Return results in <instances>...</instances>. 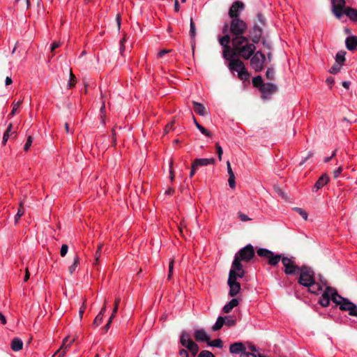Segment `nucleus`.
Masks as SVG:
<instances>
[{
  "instance_id": "obj_1",
  "label": "nucleus",
  "mask_w": 357,
  "mask_h": 357,
  "mask_svg": "<svg viewBox=\"0 0 357 357\" xmlns=\"http://www.w3.org/2000/svg\"><path fill=\"white\" fill-rule=\"evenodd\" d=\"M257 253L259 257L266 258L271 266L277 265L282 260L284 266V273L287 275L298 274L301 270V268L294 264L292 258L282 257L281 255H275L272 251L265 248L258 249Z\"/></svg>"
},
{
  "instance_id": "obj_2",
  "label": "nucleus",
  "mask_w": 357,
  "mask_h": 357,
  "mask_svg": "<svg viewBox=\"0 0 357 357\" xmlns=\"http://www.w3.org/2000/svg\"><path fill=\"white\" fill-rule=\"evenodd\" d=\"M231 45L234 56L248 60L256 50L255 43L246 36L232 37Z\"/></svg>"
},
{
  "instance_id": "obj_3",
  "label": "nucleus",
  "mask_w": 357,
  "mask_h": 357,
  "mask_svg": "<svg viewBox=\"0 0 357 357\" xmlns=\"http://www.w3.org/2000/svg\"><path fill=\"white\" fill-rule=\"evenodd\" d=\"M298 283L308 288V291L314 294H319L326 285V281L320 279L321 283L316 282L314 277V271L308 267L303 266L298 272Z\"/></svg>"
},
{
  "instance_id": "obj_4",
  "label": "nucleus",
  "mask_w": 357,
  "mask_h": 357,
  "mask_svg": "<svg viewBox=\"0 0 357 357\" xmlns=\"http://www.w3.org/2000/svg\"><path fill=\"white\" fill-rule=\"evenodd\" d=\"M244 275L245 271L243 268L241 263L239 261L238 257L236 256L232 262L227 280V284L229 287V295L231 297H234L239 293L241 284L237 282V280L242 278Z\"/></svg>"
},
{
  "instance_id": "obj_5",
  "label": "nucleus",
  "mask_w": 357,
  "mask_h": 357,
  "mask_svg": "<svg viewBox=\"0 0 357 357\" xmlns=\"http://www.w3.org/2000/svg\"><path fill=\"white\" fill-rule=\"evenodd\" d=\"M227 61V67L231 73H237L238 77L243 81H246L249 79L250 75L247 71L243 62L236 58L234 54L228 56L227 59H224Z\"/></svg>"
},
{
  "instance_id": "obj_6",
  "label": "nucleus",
  "mask_w": 357,
  "mask_h": 357,
  "mask_svg": "<svg viewBox=\"0 0 357 357\" xmlns=\"http://www.w3.org/2000/svg\"><path fill=\"white\" fill-rule=\"evenodd\" d=\"M324 287L325 290L320 297L319 304L323 307H327L331 300L336 304L340 305L344 298L340 296L335 289L328 287L327 284L324 286Z\"/></svg>"
},
{
  "instance_id": "obj_7",
  "label": "nucleus",
  "mask_w": 357,
  "mask_h": 357,
  "mask_svg": "<svg viewBox=\"0 0 357 357\" xmlns=\"http://www.w3.org/2000/svg\"><path fill=\"white\" fill-rule=\"evenodd\" d=\"M179 342L184 349L189 351L191 357H195L198 354L199 347L191 339L190 335L187 331L181 332Z\"/></svg>"
},
{
  "instance_id": "obj_8",
  "label": "nucleus",
  "mask_w": 357,
  "mask_h": 357,
  "mask_svg": "<svg viewBox=\"0 0 357 357\" xmlns=\"http://www.w3.org/2000/svg\"><path fill=\"white\" fill-rule=\"evenodd\" d=\"M229 30V24H225L222 28V33L225 34L223 36L218 38L220 44L222 46V57L227 59L229 56L234 54L233 52V47L229 46V43L231 41L230 36L227 33Z\"/></svg>"
},
{
  "instance_id": "obj_9",
  "label": "nucleus",
  "mask_w": 357,
  "mask_h": 357,
  "mask_svg": "<svg viewBox=\"0 0 357 357\" xmlns=\"http://www.w3.org/2000/svg\"><path fill=\"white\" fill-rule=\"evenodd\" d=\"M229 29L232 37L244 36L243 34L248 29V24L243 20L235 18L231 20Z\"/></svg>"
},
{
  "instance_id": "obj_10",
  "label": "nucleus",
  "mask_w": 357,
  "mask_h": 357,
  "mask_svg": "<svg viewBox=\"0 0 357 357\" xmlns=\"http://www.w3.org/2000/svg\"><path fill=\"white\" fill-rule=\"evenodd\" d=\"M250 59V66L256 71L260 72L264 68L265 56L261 51L255 52Z\"/></svg>"
},
{
  "instance_id": "obj_11",
  "label": "nucleus",
  "mask_w": 357,
  "mask_h": 357,
  "mask_svg": "<svg viewBox=\"0 0 357 357\" xmlns=\"http://www.w3.org/2000/svg\"><path fill=\"white\" fill-rule=\"evenodd\" d=\"M254 255H255V251H254V248H253L252 245H248L245 247L241 249L238 252V254H236L235 256L238 257L239 261L241 262V260L245 261H250L251 259H252V257H254ZM235 257H234V258Z\"/></svg>"
},
{
  "instance_id": "obj_12",
  "label": "nucleus",
  "mask_w": 357,
  "mask_h": 357,
  "mask_svg": "<svg viewBox=\"0 0 357 357\" xmlns=\"http://www.w3.org/2000/svg\"><path fill=\"white\" fill-rule=\"evenodd\" d=\"M331 4L333 13L337 19H340L344 14L345 1L331 0Z\"/></svg>"
},
{
  "instance_id": "obj_13",
  "label": "nucleus",
  "mask_w": 357,
  "mask_h": 357,
  "mask_svg": "<svg viewBox=\"0 0 357 357\" xmlns=\"http://www.w3.org/2000/svg\"><path fill=\"white\" fill-rule=\"evenodd\" d=\"M244 8L243 2L236 1L232 3L229 10V16L231 20L239 18L241 11Z\"/></svg>"
},
{
  "instance_id": "obj_14",
  "label": "nucleus",
  "mask_w": 357,
  "mask_h": 357,
  "mask_svg": "<svg viewBox=\"0 0 357 357\" xmlns=\"http://www.w3.org/2000/svg\"><path fill=\"white\" fill-rule=\"evenodd\" d=\"M277 86L273 83H264L259 89L263 99H268L277 91Z\"/></svg>"
},
{
  "instance_id": "obj_15",
  "label": "nucleus",
  "mask_w": 357,
  "mask_h": 357,
  "mask_svg": "<svg viewBox=\"0 0 357 357\" xmlns=\"http://www.w3.org/2000/svg\"><path fill=\"white\" fill-rule=\"evenodd\" d=\"M262 29L259 25H254L250 30L249 39L255 44H257L261 37Z\"/></svg>"
},
{
  "instance_id": "obj_16",
  "label": "nucleus",
  "mask_w": 357,
  "mask_h": 357,
  "mask_svg": "<svg viewBox=\"0 0 357 357\" xmlns=\"http://www.w3.org/2000/svg\"><path fill=\"white\" fill-rule=\"evenodd\" d=\"M193 335L195 341L197 342H208L210 340V336L203 328L195 330Z\"/></svg>"
},
{
  "instance_id": "obj_17",
  "label": "nucleus",
  "mask_w": 357,
  "mask_h": 357,
  "mask_svg": "<svg viewBox=\"0 0 357 357\" xmlns=\"http://www.w3.org/2000/svg\"><path fill=\"white\" fill-rule=\"evenodd\" d=\"M245 350V347L241 342H235L230 345L229 351L233 354H240V357H241V354L244 353Z\"/></svg>"
},
{
  "instance_id": "obj_18",
  "label": "nucleus",
  "mask_w": 357,
  "mask_h": 357,
  "mask_svg": "<svg viewBox=\"0 0 357 357\" xmlns=\"http://www.w3.org/2000/svg\"><path fill=\"white\" fill-rule=\"evenodd\" d=\"M345 44L349 50L353 51L356 50L357 47V36H351L347 37L345 40Z\"/></svg>"
},
{
  "instance_id": "obj_19",
  "label": "nucleus",
  "mask_w": 357,
  "mask_h": 357,
  "mask_svg": "<svg viewBox=\"0 0 357 357\" xmlns=\"http://www.w3.org/2000/svg\"><path fill=\"white\" fill-rule=\"evenodd\" d=\"M328 181H329V178H328V176L322 175L318 179V181L315 183V184H314V185L313 187L312 190L313 191H317L318 190H319L320 188L324 187L325 185H326Z\"/></svg>"
},
{
  "instance_id": "obj_20",
  "label": "nucleus",
  "mask_w": 357,
  "mask_h": 357,
  "mask_svg": "<svg viewBox=\"0 0 357 357\" xmlns=\"http://www.w3.org/2000/svg\"><path fill=\"white\" fill-rule=\"evenodd\" d=\"M192 105L194 110L197 114L202 116H206L207 114L206 107L204 106V105L196 101H192Z\"/></svg>"
},
{
  "instance_id": "obj_21",
  "label": "nucleus",
  "mask_w": 357,
  "mask_h": 357,
  "mask_svg": "<svg viewBox=\"0 0 357 357\" xmlns=\"http://www.w3.org/2000/svg\"><path fill=\"white\" fill-rule=\"evenodd\" d=\"M344 14H345L350 20L353 22H357V10L352 8H347L344 10Z\"/></svg>"
},
{
  "instance_id": "obj_22",
  "label": "nucleus",
  "mask_w": 357,
  "mask_h": 357,
  "mask_svg": "<svg viewBox=\"0 0 357 357\" xmlns=\"http://www.w3.org/2000/svg\"><path fill=\"white\" fill-rule=\"evenodd\" d=\"M238 301L237 298H232L228 303L223 307V312L225 313L230 312L232 309L238 305Z\"/></svg>"
},
{
  "instance_id": "obj_23",
  "label": "nucleus",
  "mask_w": 357,
  "mask_h": 357,
  "mask_svg": "<svg viewBox=\"0 0 357 357\" xmlns=\"http://www.w3.org/2000/svg\"><path fill=\"white\" fill-rule=\"evenodd\" d=\"M194 162L195 163V165L199 166H206L208 165H212L215 162V159L211 158H197L196 159Z\"/></svg>"
},
{
  "instance_id": "obj_24",
  "label": "nucleus",
  "mask_w": 357,
  "mask_h": 357,
  "mask_svg": "<svg viewBox=\"0 0 357 357\" xmlns=\"http://www.w3.org/2000/svg\"><path fill=\"white\" fill-rule=\"evenodd\" d=\"M12 128H13V125H12V123H10L3 136V140H2L3 145L6 144V142L8 140V139L11 136H14V137L15 136V132L12 131Z\"/></svg>"
},
{
  "instance_id": "obj_25",
  "label": "nucleus",
  "mask_w": 357,
  "mask_h": 357,
  "mask_svg": "<svg viewBox=\"0 0 357 357\" xmlns=\"http://www.w3.org/2000/svg\"><path fill=\"white\" fill-rule=\"evenodd\" d=\"M354 305V304L350 302L349 300L343 298L341 303L340 304V308L344 311H349V312L350 313Z\"/></svg>"
},
{
  "instance_id": "obj_26",
  "label": "nucleus",
  "mask_w": 357,
  "mask_h": 357,
  "mask_svg": "<svg viewBox=\"0 0 357 357\" xmlns=\"http://www.w3.org/2000/svg\"><path fill=\"white\" fill-rule=\"evenodd\" d=\"M23 342L20 338H14L11 342V349L14 351H18L22 349Z\"/></svg>"
},
{
  "instance_id": "obj_27",
  "label": "nucleus",
  "mask_w": 357,
  "mask_h": 357,
  "mask_svg": "<svg viewBox=\"0 0 357 357\" xmlns=\"http://www.w3.org/2000/svg\"><path fill=\"white\" fill-rule=\"evenodd\" d=\"M68 341V337H66L63 340V343H62V345L60 347V349L61 350H63V351L61 353L60 356H64L65 353H66V351L70 347V344L73 342L74 341V339H72L70 340V342L68 343H67Z\"/></svg>"
},
{
  "instance_id": "obj_28",
  "label": "nucleus",
  "mask_w": 357,
  "mask_h": 357,
  "mask_svg": "<svg viewBox=\"0 0 357 357\" xmlns=\"http://www.w3.org/2000/svg\"><path fill=\"white\" fill-rule=\"evenodd\" d=\"M225 318H223V317H218L215 324L212 326V328H211L212 331H217L220 330L225 324Z\"/></svg>"
},
{
  "instance_id": "obj_29",
  "label": "nucleus",
  "mask_w": 357,
  "mask_h": 357,
  "mask_svg": "<svg viewBox=\"0 0 357 357\" xmlns=\"http://www.w3.org/2000/svg\"><path fill=\"white\" fill-rule=\"evenodd\" d=\"M79 264V257L78 255H75L73 259V263L68 267V271L70 274H73L76 271Z\"/></svg>"
},
{
  "instance_id": "obj_30",
  "label": "nucleus",
  "mask_w": 357,
  "mask_h": 357,
  "mask_svg": "<svg viewBox=\"0 0 357 357\" xmlns=\"http://www.w3.org/2000/svg\"><path fill=\"white\" fill-rule=\"evenodd\" d=\"M193 121H194V123L196 126V127L197 128V129L204 135L206 136H208V137H211V132L207 130L205 128H204L202 126H201L199 123H198L195 119V117H193Z\"/></svg>"
},
{
  "instance_id": "obj_31",
  "label": "nucleus",
  "mask_w": 357,
  "mask_h": 357,
  "mask_svg": "<svg viewBox=\"0 0 357 357\" xmlns=\"http://www.w3.org/2000/svg\"><path fill=\"white\" fill-rule=\"evenodd\" d=\"M345 52L340 51L336 54L335 60L337 64L342 65L345 60Z\"/></svg>"
},
{
  "instance_id": "obj_32",
  "label": "nucleus",
  "mask_w": 357,
  "mask_h": 357,
  "mask_svg": "<svg viewBox=\"0 0 357 357\" xmlns=\"http://www.w3.org/2000/svg\"><path fill=\"white\" fill-rule=\"evenodd\" d=\"M24 208L23 206V202H21L20 204V206L17 211V214L15 216V223L17 224L19 219L24 215Z\"/></svg>"
},
{
  "instance_id": "obj_33",
  "label": "nucleus",
  "mask_w": 357,
  "mask_h": 357,
  "mask_svg": "<svg viewBox=\"0 0 357 357\" xmlns=\"http://www.w3.org/2000/svg\"><path fill=\"white\" fill-rule=\"evenodd\" d=\"M207 344L208 346L215 347L220 348V349L222 348V347H223L222 341L220 339H215L212 341L209 340L207 342Z\"/></svg>"
},
{
  "instance_id": "obj_34",
  "label": "nucleus",
  "mask_w": 357,
  "mask_h": 357,
  "mask_svg": "<svg viewBox=\"0 0 357 357\" xmlns=\"http://www.w3.org/2000/svg\"><path fill=\"white\" fill-rule=\"evenodd\" d=\"M252 84L255 86L259 88V89H260L261 86L264 84L261 76H257L254 77L252 79Z\"/></svg>"
},
{
  "instance_id": "obj_35",
  "label": "nucleus",
  "mask_w": 357,
  "mask_h": 357,
  "mask_svg": "<svg viewBox=\"0 0 357 357\" xmlns=\"http://www.w3.org/2000/svg\"><path fill=\"white\" fill-rule=\"evenodd\" d=\"M223 318H225V324L227 325V326L231 327L234 326L236 324V319H234L233 317L230 316H225L223 317Z\"/></svg>"
},
{
  "instance_id": "obj_36",
  "label": "nucleus",
  "mask_w": 357,
  "mask_h": 357,
  "mask_svg": "<svg viewBox=\"0 0 357 357\" xmlns=\"http://www.w3.org/2000/svg\"><path fill=\"white\" fill-rule=\"evenodd\" d=\"M21 103H22V100L13 101V109H12L11 112L9 114V116L10 117H12V116H13L15 115V112H17V110L19 108V107L21 105Z\"/></svg>"
},
{
  "instance_id": "obj_37",
  "label": "nucleus",
  "mask_w": 357,
  "mask_h": 357,
  "mask_svg": "<svg viewBox=\"0 0 357 357\" xmlns=\"http://www.w3.org/2000/svg\"><path fill=\"white\" fill-rule=\"evenodd\" d=\"M190 36L191 38H195L196 36V28L195 24L192 20V19H190Z\"/></svg>"
},
{
  "instance_id": "obj_38",
  "label": "nucleus",
  "mask_w": 357,
  "mask_h": 357,
  "mask_svg": "<svg viewBox=\"0 0 357 357\" xmlns=\"http://www.w3.org/2000/svg\"><path fill=\"white\" fill-rule=\"evenodd\" d=\"M266 77L268 79L273 80L275 78V70L272 68L267 69L266 73Z\"/></svg>"
},
{
  "instance_id": "obj_39",
  "label": "nucleus",
  "mask_w": 357,
  "mask_h": 357,
  "mask_svg": "<svg viewBox=\"0 0 357 357\" xmlns=\"http://www.w3.org/2000/svg\"><path fill=\"white\" fill-rule=\"evenodd\" d=\"M76 78L75 76L73 74L72 71H70V79L68 82V86L69 88H72L75 85Z\"/></svg>"
},
{
  "instance_id": "obj_40",
  "label": "nucleus",
  "mask_w": 357,
  "mask_h": 357,
  "mask_svg": "<svg viewBox=\"0 0 357 357\" xmlns=\"http://www.w3.org/2000/svg\"><path fill=\"white\" fill-rule=\"evenodd\" d=\"M197 357H215L213 354L209 351L207 350H203L199 354Z\"/></svg>"
},
{
  "instance_id": "obj_41",
  "label": "nucleus",
  "mask_w": 357,
  "mask_h": 357,
  "mask_svg": "<svg viewBox=\"0 0 357 357\" xmlns=\"http://www.w3.org/2000/svg\"><path fill=\"white\" fill-rule=\"evenodd\" d=\"M294 210L296 211L305 220L307 219V213L301 208H294Z\"/></svg>"
},
{
  "instance_id": "obj_42",
  "label": "nucleus",
  "mask_w": 357,
  "mask_h": 357,
  "mask_svg": "<svg viewBox=\"0 0 357 357\" xmlns=\"http://www.w3.org/2000/svg\"><path fill=\"white\" fill-rule=\"evenodd\" d=\"M32 142H33L32 137L31 136H29L27 137V139H26V143L24 144V150L25 151H27L29 149L30 146L32 144Z\"/></svg>"
},
{
  "instance_id": "obj_43",
  "label": "nucleus",
  "mask_w": 357,
  "mask_h": 357,
  "mask_svg": "<svg viewBox=\"0 0 357 357\" xmlns=\"http://www.w3.org/2000/svg\"><path fill=\"white\" fill-rule=\"evenodd\" d=\"M228 183H229V185L231 188L234 189L236 187L234 174H232V176H229Z\"/></svg>"
},
{
  "instance_id": "obj_44",
  "label": "nucleus",
  "mask_w": 357,
  "mask_h": 357,
  "mask_svg": "<svg viewBox=\"0 0 357 357\" xmlns=\"http://www.w3.org/2000/svg\"><path fill=\"white\" fill-rule=\"evenodd\" d=\"M178 354H179L180 357H190V356H191L190 354L189 353V351H187L184 348L179 349Z\"/></svg>"
},
{
  "instance_id": "obj_45",
  "label": "nucleus",
  "mask_w": 357,
  "mask_h": 357,
  "mask_svg": "<svg viewBox=\"0 0 357 357\" xmlns=\"http://www.w3.org/2000/svg\"><path fill=\"white\" fill-rule=\"evenodd\" d=\"M342 65H340V64H335L333 66H332L329 70V72L331 73H333V74H335L337 73H338L340 70V67H341Z\"/></svg>"
},
{
  "instance_id": "obj_46",
  "label": "nucleus",
  "mask_w": 357,
  "mask_h": 357,
  "mask_svg": "<svg viewBox=\"0 0 357 357\" xmlns=\"http://www.w3.org/2000/svg\"><path fill=\"white\" fill-rule=\"evenodd\" d=\"M68 247L66 244L62 245L60 250V255L61 257H65L68 252Z\"/></svg>"
},
{
  "instance_id": "obj_47",
  "label": "nucleus",
  "mask_w": 357,
  "mask_h": 357,
  "mask_svg": "<svg viewBox=\"0 0 357 357\" xmlns=\"http://www.w3.org/2000/svg\"><path fill=\"white\" fill-rule=\"evenodd\" d=\"M215 147H216V151H217V154H218V159H219V160H222V153H223L222 149V147L218 143L215 144Z\"/></svg>"
},
{
  "instance_id": "obj_48",
  "label": "nucleus",
  "mask_w": 357,
  "mask_h": 357,
  "mask_svg": "<svg viewBox=\"0 0 357 357\" xmlns=\"http://www.w3.org/2000/svg\"><path fill=\"white\" fill-rule=\"evenodd\" d=\"M102 317H102V316H101V314H98V315L96 317V318H95V319H94V321H93V324L94 326H99V325L101 324V322H102Z\"/></svg>"
},
{
  "instance_id": "obj_49",
  "label": "nucleus",
  "mask_w": 357,
  "mask_h": 357,
  "mask_svg": "<svg viewBox=\"0 0 357 357\" xmlns=\"http://www.w3.org/2000/svg\"><path fill=\"white\" fill-rule=\"evenodd\" d=\"M102 250V245H99L97 251L95 254L96 263H98L99 258L100 257Z\"/></svg>"
},
{
  "instance_id": "obj_50",
  "label": "nucleus",
  "mask_w": 357,
  "mask_h": 357,
  "mask_svg": "<svg viewBox=\"0 0 357 357\" xmlns=\"http://www.w3.org/2000/svg\"><path fill=\"white\" fill-rule=\"evenodd\" d=\"M173 268H174V260H171L169 264V274H168V280H170L172 278V275L173 273Z\"/></svg>"
},
{
  "instance_id": "obj_51",
  "label": "nucleus",
  "mask_w": 357,
  "mask_h": 357,
  "mask_svg": "<svg viewBox=\"0 0 357 357\" xmlns=\"http://www.w3.org/2000/svg\"><path fill=\"white\" fill-rule=\"evenodd\" d=\"M120 301H121V299L119 297L115 299L114 307L113 309L112 314L116 315V313L117 312V310H118V305L120 303Z\"/></svg>"
},
{
  "instance_id": "obj_52",
  "label": "nucleus",
  "mask_w": 357,
  "mask_h": 357,
  "mask_svg": "<svg viewBox=\"0 0 357 357\" xmlns=\"http://www.w3.org/2000/svg\"><path fill=\"white\" fill-rule=\"evenodd\" d=\"M238 218L242 222H246L251 220L247 215L242 213H238Z\"/></svg>"
},
{
  "instance_id": "obj_53",
  "label": "nucleus",
  "mask_w": 357,
  "mask_h": 357,
  "mask_svg": "<svg viewBox=\"0 0 357 357\" xmlns=\"http://www.w3.org/2000/svg\"><path fill=\"white\" fill-rule=\"evenodd\" d=\"M241 357H257V355L255 353L248 352L245 349L244 353L241 354Z\"/></svg>"
},
{
  "instance_id": "obj_54",
  "label": "nucleus",
  "mask_w": 357,
  "mask_h": 357,
  "mask_svg": "<svg viewBox=\"0 0 357 357\" xmlns=\"http://www.w3.org/2000/svg\"><path fill=\"white\" fill-rule=\"evenodd\" d=\"M197 165H195V163L193 162L191 167V171L190 172V176L192 177L195 175L196 172V168L197 167Z\"/></svg>"
},
{
  "instance_id": "obj_55",
  "label": "nucleus",
  "mask_w": 357,
  "mask_h": 357,
  "mask_svg": "<svg viewBox=\"0 0 357 357\" xmlns=\"http://www.w3.org/2000/svg\"><path fill=\"white\" fill-rule=\"evenodd\" d=\"M342 172V167H339L333 172L334 177L335 178H337L339 176V175L341 174Z\"/></svg>"
},
{
  "instance_id": "obj_56",
  "label": "nucleus",
  "mask_w": 357,
  "mask_h": 357,
  "mask_svg": "<svg viewBox=\"0 0 357 357\" xmlns=\"http://www.w3.org/2000/svg\"><path fill=\"white\" fill-rule=\"evenodd\" d=\"M227 172H228L229 176H232V174H234L232 171V169L231 167L229 161L227 162Z\"/></svg>"
},
{
  "instance_id": "obj_57",
  "label": "nucleus",
  "mask_w": 357,
  "mask_h": 357,
  "mask_svg": "<svg viewBox=\"0 0 357 357\" xmlns=\"http://www.w3.org/2000/svg\"><path fill=\"white\" fill-rule=\"evenodd\" d=\"M350 315L351 316H356L357 317V306L354 304L352 309H351V311L349 313Z\"/></svg>"
},
{
  "instance_id": "obj_58",
  "label": "nucleus",
  "mask_w": 357,
  "mask_h": 357,
  "mask_svg": "<svg viewBox=\"0 0 357 357\" xmlns=\"http://www.w3.org/2000/svg\"><path fill=\"white\" fill-rule=\"evenodd\" d=\"M172 160L170 161V170H169V173H170V178L172 181H173L174 178V170H173V167H172Z\"/></svg>"
},
{
  "instance_id": "obj_59",
  "label": "nucleus",
  "mask_w": 357,
  "mask_h": 357,
  "mask_svg": "<svg viewBox=\"0 0 357 357\" xmlns=\"http://www.w3.org/2000/svg\"><path fill=\"white\" fill-rule=\"evenodd\" d=\"M60 45L61 43L59 42L53 43L51 46V51L53 52L55 49L58 48Z\"/></svg>"
},
{
  "instance_id": "obj_60",
  "label": "nucleus",
  "mask_w": 357,
  "mask_h": 357,
  "mask_svg": "<svg viewBox=\"0 0 357 357\" xmlns=\"http://www.w3.org/2000/svg\"><path fill=\"white\" fill-rule=\"evenodd\" d=\"M172 128H173V123H168L165 128V132L168 133L169 132V130H171L172 129Z\"/></svg>"
},
{
  "instance_id": "obj_61",
  "label": "nucleus",
  "mask_w": 357,
  "mask_h": 357,
  "mask_svg": "<svg viewBox=\"0 0 357 357\" xmlns=\"http://www.w3.org/2000/svg\"><path fill=\"white\" fill-rule=\"evenodd\" d=\"M170 50H162L158 53V57H162L165 54L169 52Z\"/></svg>"
},
{
  "instance_id": "obj_62",
  "label": "nucleus",
  "mask_w": 357,
  "mask_h": 357,
  "mask_svg": "<svg viewBox=\"0 0 357 357\" xmlns=\"http://www.w3.org/2000/svg\"><path fill=\"white\" fill-rule=\"evenodd\" d=\"M84 310H85V301H84L83 305L82 306V307L80 308V310L79 311L80 319L82 318Z\"/></svg>"
},
{
  "instance_id": "obj_63",
  "label": "nucleus",
  "mask_w": 357,
  "mask_h": 357,
  "mask_svg": "<svg viewBox=\"0 0 357 357\" xmlns=\"http://www.w3.org/2000/svg\"><path fill=\"white\" fill-rule=\"evenodd\" d=\"M334 78L332 77H329L326 79V83L331 86L334 84Z\"/></svg>"
},
{
  "instance_id": "obj_64",
  "label": "nucleus",
  "mask_w": 357,
  "mask_h": 357,
  "mask_svg": "<svg viewBox=\"0 0 357 357\" xmlns=\"http://www.w3.org/2000/svg\"><path fill=\"white\" fill-rule=\"evenodd\" d=\"M0 321L3 325L6 324V317L0 312Z\"/></svg>"
}]
</instances>
